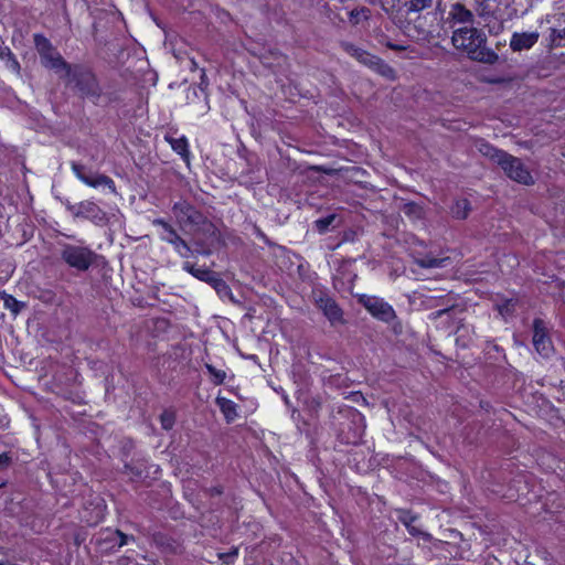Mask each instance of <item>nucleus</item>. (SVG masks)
Listing matches in <instances>:
<instances>
[{
	"mask_svg": "<svg viewBox=\"0 0 565 565\" xmlns=\"http://www.w3.org/2000/svg\"><path fill=\"white\" fill-rule=\"evenodd\" d=\"M451 43L455 49L465 52L472 61L494 64L499 55L487 46V35L475 26H462L454 30Z\"/></svg>",
	"mask_w": 565,
	"mask_h": 565,
	"instance_id": "1",
	"label": "nucleus"
},
{
	"mask_svg": "<svg viewBox=\"0 0 565 565\" xmlns=\"http://www.w3.org/2000/svg\"><path fill=\"white\" fill-rule=\"evenodd\" d=\"M34 45L44 67L62 73L61 76L71 75V65L63 58L49 39L42 34H35Z\"/></svg>",
	"mask_w": 565,
	"mask_h": 565,
	"instance_id": "2",
	"label": "nucleus"
},
{
	"mask_svg": "<svg viewBox=\"0 0 565 565\" xmlns=\"http://www.w3.org/2000/svg\"><path fill=\"white\" fill-rule=\"evenodd\" d=\"M60 256L68 267L81 273L87 271L97 257L89 247L73 244H62Z\"/></svg>",
	"mask_w": 565,
	"mask_h": 565,
	"instance_id": "3",
	"label": "nucleus"
},
{
	"mask_svg": "<svg viewBox=\"0 0 565 565\" xmlns=\"http://www.w3.org/2000/svg\"><path fill=\"white\" fill-rule=\"evenodd\" d=\"M341 47L344 52H347L350 56L355 58L362 65L369 67L375 73L387 79L395 78V71L387 63H385L382 58L376 55H373L365 50L358 47L356 45L350 42H341Z\"/></svg>",
	"mask_w": 565,
	"mask_h": 565,
	"instance_id": "4",
	"label": "nucleus"
},
{
	"mask_svg": "<svg viewBox=\"0 0 565 565\" xmlns=\"http://www.w3.org/2000/svg\"><path fill=\"white\" fill-rule=\"evenodd\" d=\"M504 174L512 181L523 184L533 185L534 178L532 177L529 168L518 157H514L507 151L498 162Z\"/></svg>",
	"mask_w": 565,
	"mask_h": 565,
	"instance_id": "5",
	"label": "nucleus"
},
{
	"mask_svg": "<svg viewBox=\"0 0 565 565\" xmlns=\"http://www.w3.org/2000/svg\"><path fill=\"white\" fill-rule=\"evenodd\" d=\"M70 82L75 83L81 94L85 97L98 99L102 95V88L95 74L83 67L71 68V75L66 76Z\"/></svg>",
	"mask_w": 565,
	"mask_h": 565,
	"instance_id": "6",
	"label": "nucleus"
},
{
	"mask_svg": "<svg viewBox=\"0 0 565 565\" xmlns=\"http://www.w3.org/2000/svg\"><path fill=\"white\" fill-rule=\"evenodd\" d=\"M71 169L75 177L82 181L87 186L97 189V188H107L110 193L117 194V189L115 185V182L111 178H109L106 174L93 172L90 169H88L86 166L73 161L71 162Z\"/></svg>",
	"mask_w": 565,
	"mask_h": 565,
	"instance_id": "7",
	"label": "nucleus"
},
{
	"mask_svg": "<svg viewBox=\"0 0 565 565\" xmlns=\"http://www.w3.org/2000/svg\"><path fill=\"white\" fill-rule=\"evenodd\" d=\"M359 302L377 320L390 323L396 319L393 307L382 298L361 295Z\"/></svg>",
	"mask_w": 565,
	"mask_h": 565,
	"instance_id": "8",
	"label": "nucleus"
},
{
	"mask_svg": "<svg viewBox=\"0 0 565 565\" xmlns=\"http://www.w3.org/2000/svg\"><path fill=\"white\" fill-rule=\"evenodd\" d=\"M68 209L75 217L86 218L98 226H104L108 222L107 213L93 201L86 200Z\"/></svg>",
	"mask_w": 565,
	"mask_h": 565,
	"instance_id": "9",
	"label": "nucleus"
},
{
	"mask_svg": "<svg viewBox=\"0 0 565 565\" xmlns=\"http://www.w3.org/2000/svg\"><path fill=\"white\" fill-rule=\"evenodd\" d=\"M129 540H134V537H129L119 530L113 531L107 529L99 533L98 537L96 539V544L98 545L100 552L111 553L126 545Z\"/></svg>",
	"mask_w": 565,
	"mask_h": 565,
	"instance_id": "10",
	"label": "nucleus"
},
{
	"mask_svg": "<svg viewBox=\"0 0 565 565\" xmlns=\"http://www.w3.org/2000/svg\"><path fill=\"white\" fill-rule=\"evenodd\" d=\"M477 15L483 20L484 28L488 29L490 34H499L503 31V22L495 15V10L492 3L488 0H483L477 3L476 7Z\"/></svg>",
	"mask_w": 565,
	"mask_h": 565,
	"instance_id": "11",
	"label": "nucleus"
},
{
	"mask_svg": "<svg viewBox=\"0 0 565 565\" xmlns=\"http://www.w3.org/2000/svg\"><path fill=\"white\" fill-rule=\"evenodd\" d=\"M533 345L539 354L547 358L552 351V341L547 335V331L543 320L535 319L533 321Z\"/></svg>",
	"mask_w": 565,
	"mask_h": 565,
	"instance_id": "12",
	"label": "nucleus"
},
{
	"mask_svg": "<svg viewBox=\"0 0 565 565\" xmlns=\"http://www.w3.org/2000/svg\"><path fill=\"white\" fill-rule=\"evenodd\" d=\"M316 303L331 324L343 322L342 310L332 298L327 295H321L316 299Z\"/></svg>",
	"mask_w": 565,
	"mask_h": 565,
	"instance_id": "13",
	"label": "nucleus"
},
{
	"mask_svg": "<svg viewBox=\"0 0 565 565\" xmlns=\"http://www.w3.org/2000/svg\"><path fill=\"white\" fill-rule=\"evenodd\" d=\"M172 211L180 223L200 224L202 214L185 201L174 203Z\"/></svg>",
	"mask_w": 565,
	"mask_h": 565,
	"instance_id": "14",
	"label": "nucleus"
},
{
	"mask_svg": "<svg viewBox=\"0 0 565 565\" xmlns=\"http://www.w3.org/2000/svg\"><path fill=\"white\" fill-rule=\"evenodd\" d=\"M447 20L451 26L455 24L472 25L475 22V14L463 3L455 2L450 4Z\"/></svg>",
	"mask_w": 565,
	"mask_h": 565,
	"instance_id": "15",
	"label": "nucleus"
},
{
	"mask_svg": "<svg viewBox=\"0 0 565 565\" xmlns=\"http://www.w3.org/2000/svg\"><path fill=\"white\" fill-rule=\"evenodd\" d=\"M539 38L537 32H514L510 40V47L514 52L530 50L539 41Z\"/></svg>",
	"mask_w": 565,
	"mask_h": 565,
	"instance_id": "16",
	"label": "nucleus"
},
{
	"mask_svg": "<svg viewBox=\"0 0 565 565\" xmlns=\"http://www.w3.org/2000/svg\"><path fill=\"white\" fill-rule=\"evenodd\" d=\"M473 148L481 153L483 157L489 158L493 163L498 164L504 150L498 149L487 142L484 139L478 138L473 140Z\"/></svg>",
	"mask_w": 565,
	"mask_h": 565,
	"instance_id": "17",
	"label": "nucleus"
},
{
	"mask_svg": "<svg viewBox=\"0 0 565 565\" xmlns=\"http://www.w3.org/2000/svg\"><path fill=\"white\" fill-rule=\"evenodd\" d=\"M152 224L154 226H159L161 230L159 232V238L162 242H166L170 245H172L174 242H177L181 236L178 234L175 228L164 221L163 218H156L152 221Z\"/></svg>",
	"mask_w": 565,
	"mask_h": 565,
	"instance_id": "18",
	"label": "nucleus"
},
{
	"mask_svg": "<svg viewBox=\"0 0 565 565\" xmlns=\"http://www.w3.org/2000/svg\"><path fill=\"white\" fill-rule=\"evenodd\" d=\"M182 269L189 274H191L196 279L204 281L206 284L210 282L215 271L205 268V267H196L194 264H192L189 260L183 262Z\"/></svg>",
	"mask_w": 565,
	"mask_h": 565,
	"instance_id": "19",
	"label": "nucleus"
},
{
	"mask_svg": "<svg viewBox=\"0 0 565 565\" xmlns=\"http://www.w3.org/2000/svg\"><path fill=\"white\" fill-rule=\"evenodd\" d=\"M0 60L4 62L6 67L11 71L17 76L21 75V66L19 61L15 58L12 51L2 45V42H0Z\"/></svg>",
	"mask_w": 565,
	"mask_h": 565,
	"instance_id": "20",
	"label": "nucleus"
},
{
	"mask_svg": "<svg viewBox=\"0 0 565 565\" xmlns=\"http://www.w3.org/2000/svg\"><path fill=\"white\" fill-rule=\"evenodd\" d=\"M216 404L220 407L221 412L223 413L227 423L234 422L238 416L237 405L233 401L218 396L216 397Z\"/></svg>",
	"mask_w": 565,
	"mask_h": 565,
	"instance_id": "21",
	"label": "nucleus"
},
{
	"mask_svg": "<svg viewBox=\"0 0 565 565\" xmlns=\"http://www.w3.org/2000/svg\"><path fill=\"white\" fill-rule=\"evenodd\" d=\"M398 521L404 524L413 536H419L424 534L414 523L417 520V515L412 514L409 511L401 510L397 516Z\"/></svg>",
	"mask_w": 565,
	"mask_h": 565,
	"instance_id": "22",
	"label": "nucleus"
},
{
	"mask_svg": "<svg viewBox=\"0 0 565 565\" xmlns=\"http://www.w3.org/2000/svg\"><path fill=\"white\" fill-rule=\"evenodd\" d=\"M164 139L171 146V148L182 157L183 160L189 161V145L185 137L174 138L166 136Z\"/></svg>",
	"mask_w": 565,
	"mask_h": 565,
	"instance_id": "23",
	"label": "nucleus"
},
{
	"mask_svg": "<svg viewBox=\"0 0 565 565\" xmlns=\"http://www.w3.org/2000/svg\"><path fill=\"white\" fill-rule=\"evenodd\" d=\"M469 212H470V203L467 199L457 200L451 207V213H452L454 217H456L458 220L466 218L468 216Z\"/></svg>",
	"mask_w": 565,
	"mask_h": 565,
	"instance_id": "24",
	"label": "nucleus"
},
{
	"mask_svg": "<svg viewBox=\"0 0 565 565\" xmlns=\"http://www.w3.org/2000/svg\"><path fill=\"white\" fill-rule=\"evenodd\" d=\"M210 286H212L215 291L221 296V297H225V296H228L231 294V288L230 286L225 282L224 279H222L220 277V275L217 273H215L212 277V279L210 280L209 282Z\"/></svg>",
	"mask_w": 565,
	"mask_h": 565,
	"instance_id": "25",
	"label": "nucleus"
},
{
	"mask_svg": "<svg viewBox=\"0 0 565 565\" xmlns=\"http://www.w3.org/2000/svg\"><path fill=\"white\" fill-rule=\"evenodd\" d=\"M448 258H436L426 256L424 258H417L415 262L418 266L423 268H440L445 266V263Z\"/></svg>",
	"mask_w": 565,
	"mask_h": 565,
	"instance_id": "26",
	"label": "nucleus"
},
{
	"mask_svg": "<svg viewBox=\"0 0 565 565\" xmlns=\"http://www.w3.org/2000/svg\"><path fill=\"white\" fill-rule=\"evenodd\" d=\"M433 0H407L405 7L407 12H420L425 9L430 8Z\"/></svg>",
	"mask_w": 565,
	"mask_h": 565,
	"instance_id": "27",
	"label": "nucleus"
},
{
	"mask_svg": "<svg viewBox=\"0 0 565 565\" xmlns=\"http://www.w3.org/2000/svg\"><path fill=\"white\" fill-rule=\"evenodd\" d=\"M172 247H173L174 252L182 258H189L190 255L193 254L192 248L182 237H180L177 242H174L172 244Z\"/></svg>",
	"mask_w": 565,
	"mask_h": 565,
	"instance_id": "28",
	"label": "nucleus"
},
{
	"mask_svg": "<svg viewBox=\"0 0 565 565\" xmlns=\"http://www.w3.org/2000/svg\"><path fill=\"white\" fill-rule=\"evenodd\" d=\"M205 369L207 370L213 384L221 385L224 383V381L226 379L225 371L217 370L216 367H214L212 364H209V363L205 364Z\"/></svg>",
	"mask_w": 565,
	"mask_h": 565,
	"instance_id": "29",
	"label": "nucleus"
},
{
	"mask_svg": "<svg viewBox=\"0 0 565 565\" xmlns=\"http://www.w3.org/2000/svg\"><path fill=\"white\" fill-rule=\"evenodd\" d=\"M402 211L405 215L413 220H417L423 216V209L414 202L405 203L402 207Z\"/></svg>",
	"mask_w": 565,
	"mask_h": 565,
	"instance_id": "30",
	"label": "nucleus"
},
{
	"mask_svg": "<svg viewBox=\"0 0 565 565\" xmlns=\"http://www.w3.org/2000/svg\"><path fill=\"white\" fill-rule=\"evenodd\" d=\"M160 423L163 429L170 430L175 423V413L171 409H166L160 415Z\"/></svg>",
	"mask_w": 565,
	"mask_h": 565,
	"instance_id": "31",
	"label": "nucleus"
},
{
	"mask_svg": "<svg viewBox=\"0 0 565 565\" xmlns=\"http://www.w3.org/2000/svg\"><path fill=\"white\" fill-rule=\"evenodd\" d=\"M497 309L503 318H507L514 312L515 301L513 299L504 300L501 303H497Z\"/></svg>",
	"mask_w": 565,
	"mask_h": 565,
	"instance_id": "32",
	"label": "nucleus"
},
{
	"mask_svg": "<svg viewBox=\"0 0 565 565\" xmlns=\"http://www.w3.org/2000/svg\"><path fill=\"white\" fill-rule=\"evenodd\" d=\"M3 302L4 307L12 311L13 313H19L21 308L24 306L22 302L18 301L14 297L3 294Z\"/></svg>",
	"mask_w": 565,
	"mask_h": 565,
	"instance_id": "33",
	"label": "nucleus"
},
{
	"mask_svg": "<svg viewBox=\"0 0 565 565\" xmlns=\"http://www.w3.org/2000/svg\"><path fill=\"white\" fill-rule=\"evenodd\" d=\"M217 558L222 561L224 564L230 565L233 564L236 557L238 556V548L234 547L230 552L226 553H217Z\"/></svg>",
	"mask_w": 565,
	"mask_h": 565,
	"instance_id": "34",
	"label": "nucleus"
},
{
	"mask_svg": "<svg viewBox=\"0 0 565 565\" xmlns=\"http://www.w3.org/2000/svg\"><path fill=\"white\" fill-rule=\"evenodd\" d=\"M334 220H335L334 215H328L326 217L319 218L315 222L316 228L320 233H324L329 228V226L333 223Z\"/></svg>",
	"mask_w": 565,
	"mask_h": 565,
	"instance_id": "35",
	"label": "nucleus"
},
{
	"mask_svg": "<svg viewBox=\"0 0 565 565\" xmlns=\"http://www.w3.org/2000/svg\"><path fill=\"white\" fill-rule=\"evenodd\" d=\"M454 310V306L446 307L444 309L434 311L429 315L430 320H437L438 318H441L444 316L450 317L451 312Z\"/></svg>",
	"mask_w": 565,
	"mask_h": 565,
	"instance_id": "36",
	"label": "nucleus"
},
{
	"mask_svg": "<svg viewBox=\"0 0 565 565\" xmlns=\"http://www.w3.org/2000/svg\"><path fill=\"white\" fill-rule=\"evenodd\" d=\"M371 4H381V7L388 12L393 7V0H369Z\"/></svg>",
	"mask_w": 565,
	"mask_h": 565,
	"instance_id": "37",
	"label": "nucleus"
},
{
	"mask_svg": "<svg viewBox=\"0 0 565 565\" xmlns=\"http://www.w3.org/2000/svg\"><path fill=\"white\" fill-rule=\"evenodd\" d=\"M11 462V457L7 454H0V469L7 468Z\"/></svg>",
	"mask_w": 565,
	"mask_h": 565,
	"instance_id": "38",
	"label": "nucleus"
},
{
	"mask_svg": "<svg viewBox=\"0 0 565 565\" xmlns=\"http://www.w3.org/2000/svg\"><path fill=\"white\" fill-rule=\"evenodd\" d=\"M195 253L200 254V255H204V256L211 255V250L210 249H205V248H196Z\"/></svg>",
	"mask_w": 565,
	"mask_h": 565,
	"instance_id": "39",
	"label": "nucleus"
},
{
	"mask_svg": "<svg viewBox=\"0 0 565 565\" xmlns=\"http://www.w3.org/2000/svg\"><path fill=\"white\" fill-rule=\"evenodd\" d=\"M222 491H223V490H222V488H221V487H214V488H211V489H210V493H211L212 495H218V494H221V493H222Z\"/></svg>",
	"mask_w": 565,
	"mask_h": 565,
	"instance_id": "40",
	"label": "nucleus"
},
{
	"mask_svg": "<svg viewBox=\"0 0 565 565\" xmlns=\"http://www.w3.org/2000/svg\"><path fill=\"white\" fill-rule=\"evenodd\" d=\"M3 291H0V299H3Z\"/></svg>",
	"mask_w": 565,
	"mask_h": 565,
	"instance_id": "41",
	"label": "nucleus"
},
{
	"mask_svg": "<svg viewBox=\"0 0 565 565\" xmlns=\"http://www.w3.org/2000/svg\"><path fill=\"white\" fill-rule=\"evenodd\" d=\"M564 156H565V153H564Z\"/></svg>",
	"mask_w": 565,
	"mask_h": 565,
	"instance_id": "42",
	"label": "nucleus"
}]
</instances>
